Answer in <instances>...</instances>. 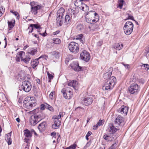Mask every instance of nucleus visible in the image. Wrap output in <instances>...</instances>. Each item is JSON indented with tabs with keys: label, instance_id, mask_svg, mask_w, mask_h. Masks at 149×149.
I'll use <instances>...</instances> for the list:
<instances>
[{
	"label": "nucleus",
	"instance_id": "680f3d73",
	"mask_svg": "<svg viewBox=\"0 0 149 149\" xmlns=\"http://www.w3.org/2000/svg\"><path fill=\"white\" fill-rule=\"evenodd\" d=\"M32 34V35H34V36L35 37H36V38H37L38 39V40H39V36H38L37 34H34V33H33Z\"/></svg>",
	"mask_w": 149,
	"mask_h": 149
},
{
	"label": "nucleus",
	"instance_id": "338daca9",
	"mask_svg": "<svg viewBox=\"0 0 149 149\" xmlns=\"http://www.w3.org/2000/svg\"><path fill=\"white\" fill-rule=\"evenodd\" d=\"M24 141L26 143H28L29 141V139L27 138H25L24 139Z\"/></svg>",
	"mask_w": 149,
	"mask_h": 149
},
{
	"label": "nucleus",
	"instance_id": "c03bdc74",
	"mask_svg": "<svg viewBox=\"0 0 149 149\" xmlns=\"http://www.w3.org/2000/svg\"><path fill=\"white\" fill-rule=\"evenodd\" d=\"M47 75L49 79L51 80L53 79L54 77L53 76L52 74H50L48 72H47Z\"/></svg>",
	"mask_w": 149,
	"mask_h": 149
},
{
	"label": "nucleus",
	"instance_id": "a19ab883",
	"mask_svg": "<svg viewBox=\"0 0 149 149\" xmlns=\"http://www.w3.org/2000/svg\"><path fill=\"white\" fill-rule=\"evenodd\" d=\"M47 105V103H45L44 104H41L40 105V109L41 110H44L46 108Z\"/></svg>",
	"mask_w": 149,
	"mask_h": 149
},
{
	"label": "nucleus",
	"instance_id": "a211bd4d",
	"mask_svg": "<svg viewBox=\"0 0 149 149\" xmlns=\"http://www.w3.org/2000/svg\"><path fill=\"white\" fill-rule=\"evenodd\" d=\"M113 136L112 134H105L103 136V138L107 142L111 141L114 139Z\"/></svg>",
	"mask_w": 149,
	"mask_h": 149
},
{
	"label": "nucleus",
	"instance_id": "9d476101",
	"mask_svg": "<svg viewBox=\"0 0 149 149\" xmlns=\"http://www.w3.org/2000/svg\"><path fill=\"white\" fill-rule=\"evenodd\" d=\"M32 85L30 82L28 81H25L22 82L21 88L25 92H28L31 90Z\"/></svg>",
	"mask_w": 149,
	"mask_h": 149
},
{
	"label": "nucleus",
	"instance_id": "7c9ffc66",
	"mask_svg": "<svg viewBox=\"0 0 149 149\" xmlns=\"http://www.w3.org/2000/svg\"><path fill=\"white\" fill-rule=\"evenodd\" d=\"M52 53V55L56 59L58 58L59 57L60 54L58 52L54 51Z\"/></svg>",
	"mask_w": 149,
	"mask_h": 149
},
{
	"label": "nucleus",
	"instance_id": "de8ad7c7",
	"mask_svg": "<svg viewBox=\"0 0 149 149\" xmlns=\"http://www.w3.org/2000/svg\"><path fill=\"white\" fill-rule=\"evenodd\" d=\"M14 15H15V16H17V19H19V14L16 11H15L13 12V13Z\"/></svg>",
	"mask_w": 149,
	"mask_h": 149
},
{
	"label": "nucleus",
	"instance_id": "aec40b11",
	"mask_svg": "<svg viewBox=\"0 0 149 149\" xmlns=\"http://www.w3.org/2000/svg\"><path fill=\"white\" fill-rule=\"evenodd\" d=\"M128 109V107L124 105L122 106L119 109V111L122 114H124L125 115H127Z\"/></svg>",
	"mask_w": 149,
	"mask_h": 149
},
{
	"label": "nucleus",
	"instance_id": "c756f323",
	"mask_svg": "<svg viewBox=\"0 0 149 149\" xmlns=\"http://www.w3.org/2000/svg\"><path fill=\"white\" fill-rule=\"evenodd\" d=\"M18 54L19 56L20 57L21 60L22 61V60H23L24 57L25 55V53L23 51H21L19 52Z\"/></svg>",
	"mask_w": 149,
	"mask_h": 149
},
{
	"label": "nucleus",
	"instance_id": "4d7b16f0",
	"mask_svg": "<svg viewBox=\"0 0 149 149\" xmlns=\"http://www.w3.org/2000/svg\"><path fill=\"white\" fill-rule=\"evenodd\" d=\"M59 32L60 31L58 30L57 31H56L53 33V35H56L58 34L59 33Z\"/></svg>",
	"mask_w": 149,
	"mask_h": 149
},
{
	"label": "nucleus",
	"instance_id": "2eb2a0df",
	"mask_svg": "<svg viewBox=\"0 0 149 149\" xmlns=\"http://www.w3.org/2000/svg\"><path fill=\"white\" fill-rule=\"evenodd\" d=\"M39 121V120L38 119L36 114H34L31 116L30 119V123L32 125L34 126Z\"/></svg>",
	"mask_w": 149,
	"mask_h": 149
},
{
	"label": "nucleus",
	"instance_id": "423d86ee",
	"mask_svg": "<svg viewBox=\"0 0 149 149\" xmlns=\"http://www.w3.org/2000/svg\"><path fill=\"white\" fill-rule=\"evenodd\" d=\"M133 24L132 22L130 21L126 22L123 27L125 33L127 35L130 34L133 31Z\"/></svg>",
	"mask_w": 149,
	"mask_h": 149
},
{
	"label": "nucleus",
	"instance_id": "4c0bfd02",
	"mask_svg": "<svg viewBox=\"0 0 149 149\" xmlns=\"http://www.w3.org/2000/svg\"><path fill=\"white\" fill-rule=\"evenodd\" d=\"M104 120H100L97 124V126H99L102 125L104 124Z\"/></svg>",
	"mask_w": 149,
	"mask_h": 149
},
{
	"label": "nucleus",
	"instance_id": "052dcab7",
	"mask_svg": "<svg viewBox=\"0 0 149 149\" xmlns=\"http://www.w3.org/2000/svg\"><path fill=\"white\" fill-rule=\"evenodd\" d=\"M30 29V30L29 32V34L33 32V29L32 27H30V29Z\"/></svg>",
	"mask_w": 149,
	"mask_h": 149
},
{
	"label": "nucleus",
	"instance_id": "69168bd1",
	"mask_svg": "<svg viewBox=\"0 0 149 149\" xmlns=\"http://www.w3.org/2000/svg\"><path fill=\"white\" fill-rule=\"evenodd\" d=\"M83 4H82V7L81 8V9L83 11H85V6H83Z\"/></svg>",
	"mask_w": 149,
	"mask_h": 149
},
{
	"label": "nucleus",
	"instance_id": "37998d69",
	"mask_svg": "<svg viewBox=\"0 0 149 149\" xmlns=\"http://www.w3.org/2000/svg\"><path fill=\"white\" fill-rule=\"evenodd\" d=\"M143 68L145 70H149V65L147 64H144Z\"/></svg>",
	"mask_w": 149,
	"mask_h": 149
},
{
	"label": "nucleus",
	"instance_id": "cd10ccee",
	"mask_svg": "<svg viewBox=\"0 0 149 149\" xmlns=\"http://www.w3.org/2000/svg\"><path fill=\"white\" fill-rule=\"evenodd\" d=\"M123 45L121 43H119L115 44L114 48L116 49L120 50L123 47Z\"/></svg>",
	"mask_w": 149,
	"mask_h": 149
},
{
	"label": "nucleus",
	"instance_id": "b1692460",
	"mask_svg": "<svg viewBox=\"0 0 149 149\" xmlns=\"http://www.w3.org/2000/svg\"><path fill=\"white\" fill-rule=\"evenodd\" d=\"M69 89V88H67L66 90V99H70L72 95L71 91Z\"/></svg>",
	"mask_w": 149,
	"mask_h": 149
},
{
	"label": "nucleus",
	"instance_id": "473e14b6",
	"mask_svg": "<svg viewBox=\"0 0 149 149\" xmlns=\"http://www.w3.org/2000/svg\"><path fill=\"white\" fill-rule=\"evenodd\" d=\"M124 2V1L123 0H118V7L120 9L122 8Z\"/></svg>",
	"mask_w": 149,
	"mask_h": 149
},
{
	"label": "nucleus",
	"instance_id": "dca6fc26",
	"mask_svg": "<svg viewBox=\"0 0 149 149\" xmlns=\"http://www.w3.org/2000/svg\"><path fill=\"white\" fill-rule=\"evenodd\" d=\"M72 67L73 69L76 71H79L83 70V69H82V67L79 66V63L77 61L73 62Z\"/></svg>",
	"mask_w": 149,
	"mask_h": 149
},
{
	"label": "nucleus",
	"instance_id": "49530a36",
	"mask_svg": "<svg viewBox=\"0 0 149 149\" xmlns=\"http://www.w3.org/2000/svg\"><path fill=\"white\" fill-rule=\"evenodd\" d=\"M77 146V145L74 143L69 146V148H70L71 149H75Z\"/></svg>",
	"mask_w": 149,
	"mask_h": 149
},
{
	"label": "nucleus",
	"instance_id": "4be33fe9",
	"mask_svg": "<svg viewBox=\"0 0 149 149\" xmlns=\"http://www.w3.org/2000/svg\"><path fill=\"white\" fill-rule=\"evenodd\" d=\"M67 84L68 86L72 87L74 88H75L77 84V81L75 80H69L68 81Z\"/></svg>",
	"mask_w": 149,
	"mask_h": 149
},
{
	"label": "nucleus",
	"instance_id": "4468645a",
	"mask_svg": "<svg viewBox=\"0 0 149 149\" xmlns=\"http://www.w3.org/2000/svg\"><path fill=\"white\" fill-rule=\"evenodd\" d=\"M108 130L109 132H110V134H113L119 129L118 128L115 127L113 123H110L108 126Z\"/></svg>",
	"mask_w": 149,
	"mask_h": 149
},
{
	"label": "nucleus",
	"instance_id": "9b49d317",
	"mask_svg": "<svg viewBox=\"0 0 149 149\" xmlns=\"http://www.w3.org/2000/svg\"><path fill=\"white\" fill-rule=\"evenodd\" d=\"M75 8L73 9H71V8H69L68 10V11H67V15H66V24H70L71 22L70 20V17L69 15H75L76 13H77L78 12H76V10H74Z\"/></svg>",
	"mask_w": 149,
	"mask_h": 149
},
{
	"label": "nucleus",
	"instance_id": "412c9836",
	"mask_svg": "<svg viewBox=\"0 0 149 149\" xmlns=\"http://www.w3.org/2000/svg\"><path fill=\"white\" fill-rule=\"evenodd\" d=\"M42 57V56H40L38 59H36L35 60L33 59L31 60V64L33 68H35L37 66L39 63L38 60Z\"/></svg>",
	"mask_w": 149,
	"mask_h": 149
},
{
	"label": "nucleus",
	"instance_id": "6e6d98bb",
	"mask_svg": "<svg viewBox=\"0 0 149 149\" xmlns=\"http://www.w3.org/2000/svg\"><path fill=\"white\" fill-rule=\"evenodd\" d=\"M16 60L17 62H19L20 60L19 57L17 56L16 57Z\"/></svg>",
	"mask_w": 149,
	"mask_h": 149
},
{
	"label": "nucleus",
	"instance_id": "5701e85b",
	"mask_svg": "<svg viewBox=\"0 0 149 149\" xmlns=\"http://www.w3.org/2000/svg\"><path fill=\"white\" fill-rule=\"evenodd\" d=\"M46 123L45 122H43L39 124L38 128L40 132L44 131L45 129V125Z\"/></svg>",
	"mask_w": 149,
	"mask_h": 149
},
{
	"label": "nucleus",
	"instance_id": "20e7f679",
	"mask_svg": "<svg viewBox=\"0 0 149 149\" xmlns=\"http://www.w3.org/2000/svg\"><path fill=\"white\" fill-rule=\"evenodd\" d=\"M65 115L64 112H60L58 116H54L52 117L53 119L54 124L52 125V127L54 129L58 128L61 125V121L59 120L61 117H62Z\"/></svg>",
	"mask_w": 149,
	"mask_h": 149
},
{
	"label": "nucleus",
	"instance_id": "0eeeda50",
	"mask_svg": "<svg viewBox=\"0 0 149 149\" xmlns=\"http://www.w3.org/2000/svg\"><path fill=\"white\" fill-rule=\"evenodd\" d=\"M140 87L136 83L132 84L128 87L130 93L134 95H137L140 91Z\"/></svg>",
	"mask_w": 149,
	"mask_h": 149
},
{
	"label": "nucleus",
	"instance_id": "1a4fd4ad",
	"mask_svg": "<svg viewBox=\"0 0 149 149\" xmlns=\"http://www.w3.org/2000/svg\"><path fill=\"white\" fill-rule=\"evenodd\" d=\"M80 52V58L86 62H88L90 59L89 53L85 50L81 49Z\"/></svg>",
	"mask_w": 149,
	"mask_h": 149
},
{
	"label": "nucleus",
	"instance_id": "a18cd8bd",
	"mask_svg": "<svg viewBox=\"0 0 149 149\" xmlns=\"http://www.w3.org/2000/svg\"><path fill=\"white\" fill-rule=\"evenodd\" d=\"M4 12V8L0 5V13L3 14Z\"/></svg>",
	"mask_w": 149,
	"mask_h": 149
},
{
	"label": "nucleus",
	"instance_id": "72a5a7b5",
	"mask_svg": "<svg viewBox=\"0 0 149 149\" xmlns=\"http://www.w3.org/2000/svg\"><path fill=\"white\" fill-rule=\"evenodd\" d=\"M55 97V93L54 92H52L49 95V98L52 100L54 99Z\"/></svg>",
	"mask_w": 149,
	"mask_h": 149
},
{
	"label": "nucleus",
	"instance_id": "c9c22d12",
	"mask_svg": "<svg viewBox=\"0 0 149 149\" xmlns=\"http://www.w3.org/2000/svg\"><path fill=\"white\" fill-rule=\"evenodd\" d=\"M77 29L79 31H81L84 29V26L81 24H78L77 26Z\"/></svg>",
	"mask_w": 149,
	"mask_h": 149
},
{
	"label": "nucleus",
	"instance_id": "864d4df0",
	"mask_svg": "<svg viewBox=\"0 0 149 149\" xmlns=\"http://www.w3.org/2000/svg\"><path fill=\"white\" fill-rule=\"evenodd\" d=\"M79 1H77V0L75 1L74 3V5L75 6H79V5H78V3H79Z\"/></svg>",
	"mask_w": 149,
	"mask_h": 149
},
{
	"label": "nucleus",
	"instance_id": "ddd939ff",
	"mask_svg": "<svg viewBox=\"0 0 149 149\" xmlns=\"http://www.w3.org/2000/svg\"><path fill=\"white\" fill-rule=\"evenodd\" d=\"M35 4L36 3L34 1H33L31 3V12L34 15H36L38 13L37 10L41 8V6L39 5L34 6L35 5Z\"/></svg>",
	"mask_w": 149,
	"mask_h": 149
},
{
	"label": "nucleus",
	"instance_id": "c85d7f7f",
	"mask_svg": "<svg viewBox=\"0 0 149 149\" xmlns=\"http://www.w3.org/2000/svg\"><path fill=\"white\" fill-rule=\"evenodd\" d=\"M36 114L37 116L38 119L39 120V121L44 119L45 117V114L42 112H40L38 114Z\"/></svg>",
	"mask_w": 149,
	"mask_h": 149
},
{
	"label": "nucleus",
	"instance_id": "6e6552de",
	"mask_svg": "<svg viewBox=\"0 0 149 149\" xmlns=\"http://www.w3.org/2000/svg\"><path fill=\"white\" fill-rule=\"evenodd\" d=\"M68 46L70 52L74 54H77L79 51V45L76 42H71L68 44Z\"/></svg>",
	"mask_w": 149,
	"mask_h": 149
},
{
	"label": "nucleus",
	"instance_id": "f704fd0d",
	"mask_svg": "<svg viewBox=\"0 0 149 149\" xmlns=\"http://www.w3.org/2000/svg\"><path fill=\"white\" fill-rule=\"evenodd\" d=\"M30 59L31 58L30 57L28 56L25 58H24L23 60H22V61H23L26 63H29Z\"/></svg>",
	"mask_w": 149,
	"mask_h": 149
},
{
	"label": "nucleus",
	"instance_id": "e433bc0d",
	"mask_svg": "<svg viewBox=\"0 0 149 149\" xmlns=\"http://www.w3.org/2000/svg\"><path fill=\"white\" fill-rule=\"evenodd\" d=\"M53 41V42L56 44H59L61 42L60 40L58 38H54Z\"/></svg>",
	"mask_w": 149,
	"mask_h": 149
},
{
	"label": "nucleus",
	"instance_id": "13d9d810",
	"mask_svg": "<svg viewBox=\"0 0 149 149\" xmlns=\"http://www.w3.org/2000/svg\"><path fill=\"white\" fill-rule=\"evenodd\" d=\"M123 65L126 69H128L129 68V65L124 64Z\"/></svg>",
	"mask_w": 149,
	"mask_h": 149
},
{
	"label": "nucleus",
	"instance_id": "7ed1b4c3",
	"mask_svg": "<svg viewBox=\"0 0 149 149\" xmlns=\"http://www.w3.org/2000/svg\"><path fill=\"white\" fill-rule=\"evenodd\" d=\"M33 97L29 96L26 97L23 101L24 107L27 109H30L33 106H34L36 103L34 100H33Z\"/></svg>",
	"mask_w": 149,
	"mask_h": 149
},
{
	"label": "nucleus",
	"instance_id": "2f4dec72",
	"mask_svg": "<svg viewBox=\"0 0 149 149\" xmlns=\"http://www.w3.org/2000/svg\"><path fill=\"white\" fill-rule=\"evenodd\" d=\"M33 27L36 29H38L39 28L40 29L41 28L40 26L36 24H31L30 25L29 27H28V29H30V27H32L33 28Z\"/></svg>",
	"mask_w": 149,
	"mask_h": 149
},
{
	"label": "nucleus",
	"instance_id": "774afa93",
	"mask_svg": "<svg viewBox=\"0 0 149 149\" xmlns=\"http://www.w3.org/2000/svg\"><path fill=\"white\" fill-rule=\"evenodd\" d=\"M105 148L104 146L102 145V146H100L99 149H105Z\"/></svg>",
	"mask_w": 149,
	"mask_h": 149
},
{
	"label": "nucleus",
	"instance_id": "0e129e2a",
	"mask_svg": "<svg viewBox=\"0 0 149 149\" xmlns=\"http://www.w3.org/2000/svg\"><path fill=\"white\" fill-rule=\"evenodd\" d=\"M144 65V64H143V63H139L138 66L141 67H143Z\"/></svg>",
	"mask_w": 149,
	"mask_h": 149
},
{
	"label": "nucleus",
	"instance_id": "09e8293b",
	"mask_svg": "<svg viewBox=\"0 0 149 149\" xmlns=\"http://www.w3.org/2000/svg\"><path fill=\"white\" fill-rule=\"evenodd\" d=\"M91 140H90L87 143L86 145V146H85V147L86 148H88V147L89 146H90L91 145Z\"/></svg>",
	"mask_w": 149,
	"mask_h": 149
},
{
	"label": "nucleus",
	"instance_id": "393cba45",
	"mask_svg": "<svg viewBox=\"0 0 149 149\" xmlns=\"http://www.w3.org/2000/svg\"><path fill=\"white\" fill-rule=\"evenodd\" d=\"M24 133L25 137L27 138H31L32 135L30 131L28 129H26L24 130Z\"/></svg>",
	"mask_w": 149,
	"mask_h": 149
},
{
	"label": "nucleus",
	"instance_id": "5fc2aeb1",
	"mask_svg": "<svg viewBox=\"0 0 149 149\" xmlns=\"http://www.w3.org/2000/svg\"><path fill=\"white\" fill-rule=\"evenodd\" d=\"M39 34L44 37H45L46 36V34H47V33H46V31H45L44 33H39Z\"/></svg>",
	"mask_w": 149,
	"mask_h": 149
},
{
	"label": "nucleus",
	"instance_id": "e2e57ef3",
	"mask_svg": "<svg viewBox=\"0 0 149 149\" xmlns=\"http://www.w3.org/2000/svg\"><path fill=\"white\" fill-rule=\"evenodd\" d=\"M92 134V132H91V131H88L87 133V134H86V135L88 136H90Z\"/></svg>",
	"mask_w": 149,
	"mask_h": 149
},
{
	"label": "nucleus",
	"instance_id": "f8f14e48",
	"mask_svg": "<svg viewBox=\"0 0 149 149\" xmlns=\"http://www.w3.org/2000/svg\"><path fill=\"white\" fill-rule=\"evenodd\" d=\"M93 101V98L91 97H82L80 100V102L86 106L92 104Z\"/></svg>",
	"mask_w": 149,
	"mask_h": 149
},
{
	"label": "nucleus",
	"instance_id": "8fccbe9b",
	"mask_svg": "<svg viewBox=\"0 0 149 149\" xmlns=\"http://www.w3.org/2000/svg\"><path fill=\"white\" fill-rule=\"evenodd\" d=\"M61 92L63 94V96L64 97H65V88H63L61 91Z\"/></svg>",
	"mask_w": 149,
	"mask_h": 149
},
{
	"label": "nucleus",
	"instance_id": "58836bf2",
	"mask_svg": "<svg viewBox=\"0 0 149 149\" xmlns=\"http://www.w3.org/2000/svg\"><path fill=\"white\" fill-rule=\"evenodd\" d=\"M126 15L127 16V17L126 19H125V20H126L127 19H131L132 20H133L134 19L133 17L131 15H130L129 13H127L126 14Z\"/></svg>",
	"mask_w": 149,
	"mask_h": 149
},
{
	"label": "nucleus",
	"instance_id": "f3484780",
	"mask_svg": "<svg viewBox=\"0 0 149 149\" xmlns=\"http://www.w3.org/2000/svg\"><path fill=\"white\" fill-rule=\"evenodd\" d=\"M123 121V118L120 116L118 115V116L116 118L114 122L116 126L117 127L118 126L122 125V123Z\"/></svg>",
	"mask_w": 149,
	"mask_h": 149
},
{
	"label": "nucleus",
	"instance_id": "79ce46f5",
	"mask_svg": "<svg viewBox=\"0 0 149 149\" xmlns=\"http://www.w3.org/2000/svg\"><path fill=\"white\" fill-rule=\"evenodd\" d=\"M46 109L52 111H53L54 110V109L52 107L47 104V105Z\"/></svg>",
	"mask_w": 149,
	"mask_h": 149
},
{
	"label": "nucleus",
	"instance_id": "bf43d9fd",
	"mask_svg": "<svg viewBox=\"0 0 149 149\" xmlns=\"http://www.w3.org/2000/svg\"><path fill=\"white\" fill-rule=\"evenodd\" d=\"M98 127V126H97V125L96 124V125L93 126V129L94 130H96L97 129Z\"/></svg>",
	"mask_w": 149,
	"mask_h": 149
},
{
	"label": "nucleus",
	"instance_id": "f03ea898",
	"mask_svg": "<svg viewBox=\"0 0 149 149\" xmlns=\"http://www.w3.org/2000/svg\"><path fill=\"white\" fill-rule=\"evenodd\" d=\"M91 16H93L95 19H92L91 18L88 17L87 15L85 17V20L88 23L92 24L93 23L97 22L99 19L98 15L95 11H90L87 14Z\"/></svg>",
	"mask_w": 149,
	"mask_h": 149
},
{
	"label": "nucleus",
	"instance_id": "bb28decb",
	"mask_svg": "<svg viewBox=\"0 0 149 149\" xmlns=\"http://www.w3.org/2000/svg\"><path fill=\"white\" fill-rule=\"evenodd\" d=\"M15 21L14 20L11 21H8V29L9 30H11L14 26Z\"/></svg>",
	"mask_w": 149,
	"mask_h": 149
},
{
	"label": "nucleus",
	"instance_id": "ea45409f",
	"mask_svg": "<svg viewBox=\"0 0 149 149\" xmlns=\"http://www.w3.org/2000/svg\"><path fill=\"white\" fill-rule=\"evenodd\" d=\"M37 49H34L33 50H31L30 52H29V54L33 56L37 52Z\"/></svg>",
	"mask_w": 149,
	"mask_h": 149
},
{
	"label": "nucleus",
	"instance_id": "39448f33",
	"mask_svg": "<svg viewBox=\"0 0 149 149\" xmlns=\"http://www.w3.org/2000/svg\"><path fill=\"white\" fill-rule=\"evenodd\" d=\"M65 10L63 8H61L57 11V24L58 26H61L63 22V13Z\"/></svg>",
	"mask_w": 149,
	"mask_h": 149
},
{
	"label": "nucleus",
	"instance_id": "6ab92c4d",
	"mask_svg": "<svg viewBox=\"0 0 149 149\" xmlns=\"http://www.w3.org/2000/svg\"><path fill=\"white\" fill-rule=\"evenodd\" d=\"M112 72V68H109V70L108 72H106L104 73L103 75V77L104 79L108 80L111 77V76Z\"/></svg>",
	"mask_w": 149,
	"mask_h": 149
},
{
	"label": "nucleus",
	"instance_id": "3c124183",
	"mask_svg": "<svg viewBox=\"0 0 149 149\" xmlns=\"http://www.w3.org/2000/svg\"><path fill=\"white\" fill-rule=\"evenodd\" d=\"M83 37V36L82 34H80L77 36V39H82Z\"/></svg>",
	"mask_w": 149,
	"mask_h": 149
},
{
	"label": "nucleus",
	"instance_id": "f257e3e1",
	"mask_svg": "<svg viewBox=\"0 0 149 149\" xmlns=\"http://www.w3.org/2000/svg\"><path fill=\"white\" fill-rule=\"evenodd\" d=\"M116 81V79L114 76H112L105 83L103 86L102 89L104 90H108L112 89L115 84Z\"/></svg>",
	"mask_w": 149,
	"mask_h": 149
},
{
	"label": "nucleus",
	"instance_id": "a878e982",
	"mask_svg": "<svg viewBox=\"0 0 149 149\" xmlns=\"http://www.w3.org/2000/svg\"><path fill=\"white\" fill-rule=\"evenodd\" d=\"M11 134V132L9 133L6 134L5 136V140L8 142V145H10L11 144L12 141L10 140Z\"/></svg>",
	"mask_w": 149,
	"mask_h": 149
},
{
	"label": "nucleus",
	"instance_id": "603ef678",
	"mask_svg": "<svg viewBox=\"0 0 149 149\" xmlns=\"http://www.w3.org/2000/svg\"><path fill=\"white\" fill-rule=\"evenodd\" d=\"M83 5L85 6V12H86L89 10V7L85 4H83Z\"/></svg>",
	"mask_w": 149,
	"mask_h": 149
}]
</instances>
